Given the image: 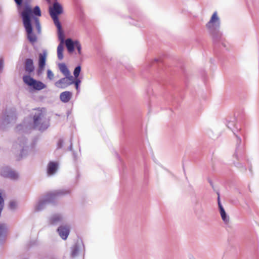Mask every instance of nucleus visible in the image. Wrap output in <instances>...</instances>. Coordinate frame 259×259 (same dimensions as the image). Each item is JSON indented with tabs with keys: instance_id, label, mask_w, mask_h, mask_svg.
Here are the masks:
<instances>
[{
	"instance_id": "obj_10",
	"label": "nucleus",
	"mask_w": 259,
	"mask_h": 259,
	"mask_svg": "<svg viewBox=\"0 0 259 259\" xmlns=\"http://www.w3.org/2000/svg\"><path fill=\"white\" fill-rule=\"evenodd\" d=\"M47 52L44 50L42 53L38 54V68L36 70V75L37 77H41L44 73L46 65Z\"/></svg>"
},
{
	"instance_id": "obj_29",
	"label": "nucleus",
	"mask_w": 259,
	"mask_h": 259,
	"mask_svg": "<svg viewBox=\"0 0 259 259\" xmlns=\"http://www.w3.org/2000/svg\"><path fill=\"white\" fill-rule=\"evenodd\" d=\"M26 128V126L24 124H19L16 127V131L17 132L24 133Z\"/></svg>"
},
{
	"instance_id": "obj_25",
	"label": "nucleus",
	"mask_w": 259,
	"mask_h": 259,
	"mask_svg": "<svg viewBox=\"0 0 259 259\" xmlns=\"http://www.w3.org/2000/svg\"><path fill=\"white\" fill-rule=\"evenodd\" d=\"M66 80H68V81L66 83L67 87L73 84L74 81L75 79V77L74 76H72L71 75L70 72L66 75Z\"/></svg>"
},
{
	"instance_id": "obj_27",
	"label": "nucleus",
	"mask_w": 259,
	"mask_h": 259,
	"mask_svg": "<svg viewBox=\"0 0 259 259\" xmlns=\"http://www.w3.org/2000/svg\"><path fill=\"white\" fill-rule=\"evenodd\" d=\"M81 71V67L80 64H78L74 68L73 74L75 77H78Z\"/></svg>"
},
{
	"instance_id": "obj_16",
	"label": "nucleus",
	"mask_w": 259,
	"mask_h": 259,
	"mask_svg": "<svg viewBox=\"0 0 259 259\" xmlns=\"http://www.w3.org/2000/svg\"><path fill=\"white\" fill-rule=\"evenodd\" d=\"M58 163L56 161H50L47 166V173L49 176L54 175L58 168Z\"/></svg>"
},
{
	"instance_id": "obj_53",
	"label": "nucleus",
	"mask_w": 259,
	"mask_h": 259,
	"mask_svg": "<svg viewBox=\"0 0 259 259\" xmlns=\"http://www.w3.org/2000/svg\"><path fill=\"white\" fill-rule=\"evenodd\" d=\"M142 154H143V157H144V154L143 153Z\"/></svg>"
},
{
	"instance_id": "obj_30",
	"label": "nucleus",
	"mask_w": 259,
	"mask_h": 259,
	"mask_svg": "<svg viewBox=\"0 0 259 259\" xmlns=\"http://www.w3.org/2000/svg\"><path fill=\"white\" fill-rule=\"evenodd\" d=\"M155 64H158V66L163 65V63L160 60L156 58H155L153 60L151 61L150 64V66H153Z\"/></svg>"
},
{
	"instance_id": "obj_34",
	"label": "nucleus",
	"mask_w": 259,
	"mask_h": 259,
	"mask_svg": "<svg viewBox=\"0 0 259 259\" xmlns=\"http://www.w3.org/2000/svg\"><path fill=\"white\" fill-rule=\"evenodd\" d=\"M64 144V141L62 139L60 138L58 140L57 143V149H59L63 147Z\"/></svg>"
},
{
	"instance_id": "obj_14",
	"label": "nucleus",
	"mask_w": 259,
	"mask_h": 259,
	"mask_svg": "<svg viewBox=\"0 0 259 259\" xmlns=\"http://www.w3.org/2000/svg\"><path fill=\"white\" fill-rule=\"evenodd\" d=\"M57 232L63 240H65L70 233V228L68 226L61 225L57 228Z\"/></svg>"
},
{
	"instance_id": "obj_7",
	"label": "nucleus",
	"mask_w": 259,
	"mask_h": 259,
	"mask_svg": "<svg viewBox=\"0 0 259 259\" xmlns=\"http://www.w3.org/2000/svg\"><path fill=\"white\" fill-rule=\"evenodd\" d=\"M17 118V111L12 108L6 110L3 113L0 121V129L5 130L10 124L15 123Z\"/></svg>"
},
{
	"instance_id": "obj_13",
	"label": "nucleus",
	"mask_w": 259,
	"mask_h": 259,
	"mask_svg": "<svg viewBox=\"0 0 259 259\" xmlns=\"http://www.w3.org/2000/svg\"><path fill=\"white\" fill-rule=\"evenodd\" d=\"M23 65L24 69L25 72L27 73V75H31L35 70L33 60L31 58H26L24 60Z\"/></svg>"
},
{
	"instance_id": "obj_23",
	"label": "nucleus",
	"mask_w": 259,
	"mask_h": 259,
	"mask_svg": "<svg viewBox=\"0 0 259 259\" xmlns=\"http://www.w3.org/2000/svg\"><path fill=\"white\" fill-rule=\"evenodd\" d=\"M220 213L221 214V218L223 222L227 224L229 221V216L228 214L226 213L224 208H222L220 209H219Z\"/></svg>"
},
{
	"instance_id": "obj_18",
	"label": "nucleus",
	"mask_w": 259,
	"mask_h": 259,
	"mask_svg": "<svg viewBox=\"0 0 259 259\" xmlns=\"http://www.w3.org/2000/svg\"><path fill=\"white\" fill-rule=\"evenodd\" d=\"M72 97V93L70 91H64L60 94V101L64 103L68 102Z\"/></svg>"
},
{
	"instance_id": "obj_41",
	"label": "nucleus",
	"mask_w": 259,
	"mask_h": 259,
	"mask_svg": "<svg viewBox=\"0 0 259 259\" xmlns=\"http://www.w3.org/2000/svg\"><path fill=\"white\" fill-rule=\"evenodd\" d=\"M70 144L69 146L68 147V149L69 151H70L72 152L73 151H74V150H73V148H72L73 144H72V138H70Z\"/></svg>"
},
{
	"instance_id": "obj_17",
	"label": "nucleus",
	"mask_w": 259,
	"mask_h": 259,
	"mask_svg": "<svg viewBox=\"0 0 259 259\" xmlns=\"http://www.w3.org/2000/svg\"><path fill=\"white\" fill-rule=\"evenodd\" d=\"M128 9L130 13L134 14L137 19V21H143V16L140 11L135 6L132 5V6H128Z\"/></svg>"
},
{
	"instance_id": "obj_2",
	"label": "nucleus",
	"mask_w": 259,
	"mask_h": 259,
	"mask_svg": "<svg viewBox=\"0 0 259 259\" xmlns=\"http://www.w3.org/2000/svg\"><path fill=\"white\" fill-rule=\"evenodd\" d=\"M244 117V113L243 111L239 110L238 111L235 112L233 117L227 120V127L232 131L237 139L236 147L234 155L238 160L243 159L244 154V149L243 146L241 145V136H243V133L241 127L238 126L236 123L242 121Z\"/></svg>"
},
{
	"instance_id": "obj_1",
	"label": "nucleus",
	"mask_w": 259,
	"mask_h": 259,
	"mask_svg": "<svg viewBox=\"0 0 259 259\" xmlns=\"http://www.w3.org/2000/svg\"><path fill=\"white\" fill-rule=\"evenodd\" d=\"M31 0H14L18 13L21 17L25 28L28 40L32 44L37 41V36L33 32V24H35L38 33L41 31L39 17L41 16V10L38 6L33 8L30 5Z\"/></svg>"
},
{
	"instance_id": "obj_4",
	"label": "nucleus",
	"mask_w": 259,
	"mask_h": 259,
	"mask_svg": "<svg viewBox=\"0 0 259 259\" xmlns=\"http://www.w3.org/2000/svg\"><path fill=\"white\" fill-rule=\"evenodd\" d=\"M55 1L52 6H49V13L57 28L58 39L63 42L65 38V33L59 20V16L63 13V8L57 0Z\"/></svg>"
},
{
	"instance_id": "obj_5",
	"label": "nucleus",
	"mask_w": 259,
	"mask_h": 259,
	"mask_svg": "<svg viewBox=\"0 0 259 259\" xmlns=\"http://www.w3.org/2000/svg\"><path fill=\"white\" fill-rule=\"evenodd\" d=\"M44 116L42 110L38 108L34 109V111L30 114L29 117L32 119L31 126L33 129L43 132L49 127V121L44 119Z\"/></svg>"
},
{
	"instance_id": "obj_6",
	"label": "nucleus",
	"mask_w": 259,
	"mask_h": 259,
	"mask_svg": "<svg viewBox=\"0 0 259 259\" xmlns=\"http://www.w3.org/2000/svg\"><path fill=\"white\" fill-rule=\"evenodd\" d=\"M70 192L69 189H61L53 193L47 194L43 199L38 201L34 207L35 210L36 211L42 210L47 204L55 203L57 197L68 195Z\"/></svg>"
},
{
	"instance_id": "obj_15",
	"label": "nucleus",
	"mask_w": 259,
	"mask_h": 259,
	"mask_svg": "<svg viewBox=\"0 0 259 259\" xmlns=\"http://www.w3.org/2000/svg\"><path fill=\"white\" fill-rule=\"evenodd\" d=\"M63 221V217L60 214H55L49 219V224L52 226H57Z\"/></svg>"
},
{
	"instance_id": "obj_44",
	"label": "nucleus",
	"mask_w": 259,
	"mask_h": 259,
	"mask_svg": "<svg viewBox=\"0 0 259 259\" xmlns=\"http://www.w3.org/2000/svg\"><path fill=\"white\" fill-rule=\"evenodd\" d=\"M75 88L78 93L80 92V85H74Z\"/></svg>"
},
{
	"instance_id": "obj_12",
	"label": "nucleus",
	"mask_w": 259,
	"mask_h": 259,
	"mask_svg": "<svg viewBox=\"0 0 259 259\" xmlns=\"http://www.w3.org/2000/svg\"><path fill=\"white\" fill-rule=\"evenodd\" d=\"M0 175L4 178H10L16 180L18 178V175L14 170H11L8 166L2 167L0 169Z\"/></svg>"
},
{
	"instance_id": "obj_38",
	"label": "nucleus",
	"mask_w": 259,
	"mask_h": 259,
	"mask_svg": "<svg viewBox=\"0 0 259 259\" xmlns=\"http://www.w3.org/2000/svg\"><path fill=\"white\" fill-rule=\"evenodd\" d=\"M72 153V156H73V160L74 163H77V154L75 152V151H73Z\"/></svg>"
},
{
	"instance_id": "obj_11",
	"label": "nucleus",
	"mask_w": 259,
	"mask_h": 259,
	"mask_svg": "<svg viewBox=\"0 0 259 259\" xmlns=\"http://www.w3.org/2000/svg\"><path fill=\"white\" fill-rule=\"evenodd\" d=\"M81 246L84 250V246L82 239L81 238L78 239L70 247V257L71 258L74 259L78 256Z\"/></svg>"
},
{
	"instance_id": "obj_36",
	"label": "nucleus",
	"mask_w": 259,
	"mask_h": 259,
	"mask_svg": "<svg viewBox=\"0 0 259 259\" xmlns=\"http://www.w3.org/2000/svg\"><path fill=\"white\" fill-rule=\"evenodd\" d=\"M4 67V59L3 58H0V72L3 71Z\"/></svg>"
},
{
	"instance_id": "obj_49",
	"label": "nucleus",
	"mask_w": 259,
	"mask_h": 259,
	"mask_svg": "<svg viewBox=\"0 0 259 259\" xmlns=\"http://www.w3.org/2000/svg\"><path fill=\"white\" fill-rule=\"evenodd\" d=\"M213 61H214V60H213V59H210V62H211V63H212Z\"/></svg>"
},
{
	"instance_id": "obj_26",
	"label": "nucleus",
	"mask_w": 259,
	"mask_h": 259,
	"mask_svg": "<svg viewBox=\"0 0 259 259\" xmlns=\"http://www.w3.org/2000/svg\"><path fill=\"white\" fill-rule=\"evenodd\" d=\"M3 190L0 189V214H1L4 206V197Z\"/></svg>"
},
{
	"instance_id": "obj_28",
	"label": "nucleus",
	"mask_w": 259,
	"mask_h": 259,
	"mask_svg": "<svg viewBox=\"0 0 259 259\" xmlns=\"http://www.w3.org/2000/svg\"><path fill=\"white\" fill-rule=\"evenodd\" d=\"M235 166L239 168L241 172H245L246 170V167L242 163L239 162H234Z\"/></svg>"
},
{
	"instance_id": "obj_20",
	"label": "nucleus",
	"mask_w": 259,
	"mask_h": 259,
	"mask_svg": "<svg viewBox=\"0 0 259 259\" xmlns=\"http://www.w3.org/2000/svg\"><path fill=\"white\" fill-rule=\"evenodd\" d=\"M65 41V40L63 42H62L60 41L61 43L59 44V45L57 47V57L59 60H62L63 59L64 55H63V51H64V46H63V42Z\"/></svg>"
},
{
	"instance_id": "obj_40",
	"label": "nucleus",
	"mask_w": 259,
	"mask_h": 259,
	"mask_svg": "<svg viewBox=\"0 0 259 259\" xmlns=\"http://www.w3.org/2000/svg\"><path fill=\"white\" fill-rule=\"evenodd\" d=\"M37 244V241L35 240L31 241L29 244V247H31L33 246L36 245Z\"/></svg>"
},
{
	"instance_id": "obj_32",
	"label": "nucleus",
	"mask_w": 259,
	"mask_h": 259,
	"mask_svg": "<svg viewBox=\"0 0 259 259\" xmlns=\"http://www.w3.org/2000/svg\"><path fill=\"white\" fill-rule=\"evenodd\" d=\"M17 206V203L15 201H11L9 203V207L12 210H15Z\"/></svg>"
},
{
	"instance_id": "obj_39",
	"label": "nucleus",
	"mask_w": 259,
	"mask_h": 259,
	"mask_svg": "<svg viewBox=\"0 0 259 259\" xmlns=\"http://www.w3.org/2000/svg\"><path fill=\"white\" fill-rule=\"evenodd\" d=\"M115 154L116 157L118 158V159L119 160V162H120L121 166L122 167H123L124 166V163L122 162V161L121 160V159L119 154L117 152L115 151Z\"/></svg>"
},
{
	"instance_id": "obj_31",
	"label": "nucleus",
	"mask_w": 259,
	"mask_h": 259,
	"mask_svg": "<svg viewBox=\"0 0 259 259\" xmlns=\"http://www.w3.org/2000/svg\"><path fill=\"white\" fill-rule=\"evenodd\" d=\"M47 78L49 80H51L53 79L54 74L51 69H48L47 71Z\"/></svg>"
},
{
	"instance_id": "obj_9",
	"label": "nucleus",
	"mask_w": 259,
	"mask_h": 259,
	"mask_svg": "<svg viewBox=\"0 0 259 259\" xmlns=\"http://www.w3.org/2000/svg\"><path fill=\"white\" fill-rule=\"evenodd\" d=\"M17 144L16 145V147L17 146H19L20 148H21V151L19 155V156L17 158V160H20L23 158L26 157L30 151L33 148V147H30L27 145V139L24 136H21L18 138ZM15 146V145H13Z\"/></svg>"
},
{
	"instance_id": "obj_33",
	"label": "nucleus",
	"mask_w": 259,
	"mask_h": 259,
	"mask_svg": "<svg viewBox=\"0 0 259 259\" xmlns=\"http://www.w3.org/2000/svg\"><path fill=\"white\" fill-rule=\"evenodd\" d=\"M75 48L77 49L78 53L79 54H81V45H80V42H79V41L76 40V44H75Z\"/></svg>"
},
{
	"instance_id": "obj_8",
	"label": "nucleus",
	"mask_w": 259,
	"mask_h": 259,
	"mask_svg": "<svg viewBox=\"0 0 259 259\" xmlns=\"http://www.w3.org/2000/svg\"><path fill=\"white\" fill-rule=\"evenodd\" d=\"M22 78L24 82L29 87L31 91H38L47 88L46 84L40 80L34 79L31 75H24Z\"/></svg>"
},
{
	"instance_id": "obj_21",
	"label": "nucleus",
	"mask_w": 259,
	"mask_h": 259,
	"mask_svg": "<svg viewBox=\"0 0 259 259\" xmlns=\"http://www.w3.org/2000/svg\"><path fill=\"white\" fill-rule=\"evenodd\" d=\"M58 67L60 72L64 75V76L70 72L67 65L65 63H59Z\"/></svg>"
},
{
	"instance_id": "obj_19",
	"label": "nucleus",
	"mask_w": 259,
	"mask_h": 259,
	"mask_svg": "<svg viewBox=\"0 0 259 259\" xmlns=\"http://www.w3.org/2000/svg\"><path fill=\"white\" fill-rule=\"evenodd\" d=\"M65 42L68 52L70 53H73L75 48L76 40L74 41L71 38H68L66 40Z\"/></svg>"
},
{
	"instance_id": "obj_37",
	"label": "nucleus",
	"mask_w": 259,
	"mask_h": 259,
	"mask_svg": "<svg viewBox=\"0 0 259 259\" xmlns=\"http://www.w3.org/2000/svg\"><path fill=\"white\" fill-rule=\"evenodd\" d=\"M81 82V78L78 77H75V79L74 81L73 84L74 85H80V83Z\"/></svg>"
},
{
	"instance_id": "obj_50",
	"label": "nucleus",
	"mask_w": 259,
	"mask_h": 259,
	"mask_svg": "<svg viewBox=\"0 0 259 259\" xmlns=\"http://www.w3.org/2000/svg\"><path fill=\"white\" fill-rule=\"evenodd\" d=\"M183 170H184V174H186V172H185V168H184V166H183Z\"/></svg>"
},
{
	"instance_id": "obj_52",
	"label": "nucleus",
	"mask_w": 259,
	"mask_h": 259,
	"mask_svg": "<svg viewBox=\"0 0 259 259\" xmlns=\"http://www.w3.org/2000/svg\"><path fill=\"white\" fill-rule=\"evenodd\" d=\"M79 150L80 152L81 149H80V147H79Z\"/></svg>"
},
{
	"instance_id": "obj_43",
	"label": "nucleus",
	"mask_w": 259,
	"mask_h": 259,
	"mask_svg": "<svg viewBox=\"0 0 259 259\" xmlns=\"http://www.w3.org/2000/svg\"><path fill=\"white\" fill-rule=\"evenodd\" d=\"M208 182L209 183V184L210 185V186H211V187L212 188V189H214V186H213L212 181L210 179L208 178Z\"/></svg>"
},
{
	"instance_id": "obj_24",
	"label": "nucleus",
	"mask_w": 259,
	"mask_h": 259,
	"mask_svg": "<svg viewBox=\"0 0 259 259\" xmlns=\"http://www.w3.org/2000/svg\"><path fill=\"white\" fill-rule=\"evenodd\" d=\"M194 211L196 215L201 214L203 212L202 204L200 202H197L194 206Z\"/></svg>"
},
{
	"instance_id": "obj_42",
	"label": "nucleus",
	"mask_w": 259,
	"mask_h": 259,
	"mask_svg": "<svg viewBox=\"0 0 259 259\" xmlns=\"http://www.w3.org/2000/svg\"><path fill=\"white\" fill-rule=\"evenodd\" d=\"M129 19L132 21V22L129 21V23L130 24H133L135 26H137L138 27H141V26L140 25L138 24V23H134L133 22L134 20L131 17H129Z\"/></svg>"
},
{
	"instance_id": "obj_22",
	"label": "nucleus",
	"mask_w": 259,
	"mask_h": 259,
	"mask_svg": "<svg viewBox=\"0 0 259 259\" xmlns=\"http://www.w3.org/2000/svg\"><path fill=\"white\" fill-rule=\"evenodd\" d=\"M66 76L60 78L55 82V84L56 87L60 89H65L67 88L66 83L67 81H66Z\"/></svg>"
},
{
	"instance_id": "obj_47",
	"label": "nucleus",
	"mask_w": 259,
	"mask_h": 259,
	"mask_svg": "<svg viewBox=\"0 0 259 259\" xmlns=\"http://www.w3.org/2000/svg\"><path fill=\"white\" fill-rule=\"evenodd\" d=\"M188 257H189V259H195V257L192 254H189Z\"/></svg>"
},
{
	"instance_id": "obj_48",
	"label": "nucleus",
	"mask_w": 259,
	"mask_h": 259,
	"mask_svg": "<svg viewBox=\"0 0 259 259\" xmlns=\"http://www.w3.org/2000/svg\"><path fill=\"white\" fill-rule=\"evenodd\" d=\"M251 168H252L251 166H249V170L250 171H251Z\"/></svg>"
},
{
	"instance_id": "obj_45",
	"label": "nucleus",
	"mask_w": 259,
	"mask_h": 259,
	"mask_svg": "<svg viewBox=\"0 0 259 259\" xmlns=\"http://www.w3.org/2000/svg\"><path fill=\"white\" fill-rule=\"evenodd\" d=\"M125 68L127 70H128L130 71H131L132 69V67L131 66H130V65L126 66Z\"/></svg>"
},
{
	"instance_id": "obj_46",
	"label": "nucleus",
	"mask_w": 259,
	"mask_h": 259,
	"mask_svg": "<svg viewBox=\"0 0 259 259\" xmlns=\"http://www.w3.org/2000/svg\"><path fill=\"white\" fill-rule=\"evenodd\" d=\"M148 172V169L147 168L146 165H145V175L146 176L147 173Z\"/></svg>"
},
{
	"instance_id": "obj_3",
	"label": "nucleus",
	"mask_w": 259,
	"mask_h": 259,
	"mask_svg": "<svg viewBox=\"0 0 259 259\" xmlns=\"http://www.w3.org/2000/svg\"><path fill=\"white\" fill-rule=\"evenodd\" d=\"M220 18L218 16L217 12L215 11L213 13L209 21L206 24V27L212 39L214 53L215 54H217V49L221 45L224 47H226L225 44L223 42V34L220 30Z\"/></svg>"
},
{
	"instance_id": "obj_51",
	"label": "nucleus",
	"mask_w": 259,
	"mask_h": 259,
	"mask_svg": "<svg viewBox=\"0 0 259 259\" xmlns=\"http://www.w3.org/2000/svg\"><path fill=\"white\" fill-rule=\"evenodd\" d=\"M119 172L121 174V168L119 167Z\"/></svg>"
},
{
	"instance_id": "obj_35",
	"label": "nucleus",
	"mask_w": 259,
	"mask_h": 259,
	"mask_svg": "<svg viewBox=\"0 0 259 259\" xmlns=\"http://www.w3.org/2000/svg\"><path fill=\"white\" fill-rule=\"evenodd\" d=\"M217 195H218L217 202H218V208H219V209H220V208H223L224 207L221 203V199H220V193L219 192H217Z\"/></svg>"
}]
</instances>
